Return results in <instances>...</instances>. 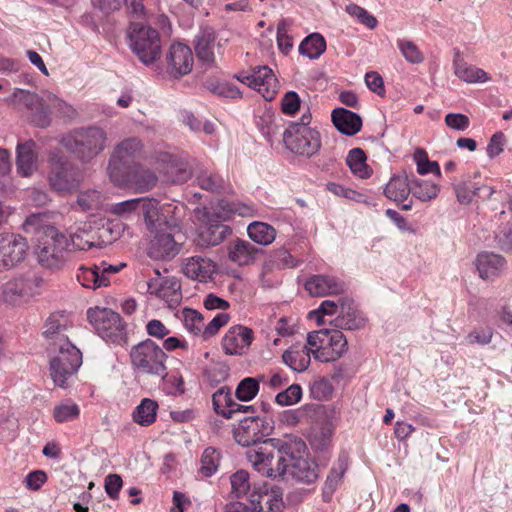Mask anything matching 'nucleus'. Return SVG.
<instances>
[{"instance_id": "57", "label": "nucleus", "mask_w": 512, "mask_h": 512, "mask_svg": "<svg viewBox=\"0 0 512 512\" xmlns=\"http://www.w3.org/2000/svg\"><path fill=\"white\" fill-rule=\"evenodd\" d=\"M346 12L359 20V22L370 29H374L378 25L377 19L371 15L366 9L356 4L346 6Z\"/></svg>"}, {"instance_id": "53", "label": "nucleus", "mask_w": 512, "mask_h": 512, "mask_svg": "<svg viewBox=\"0 0 512 512\" xmlns=\"http://www.w3.org/2000/svg\"><path fill=\"white\" fill-rule=\"evenodd\" d=\"M182 317L186 328L193 334L202 333L204 328L203 316L194 309L185 308L182 311Z\"/></svg>"}, {"instance_id": "58", "label": "nucleus", "mask_w": 512, "mask_h": 512, "mask_svg": "<svg viewBox=\"0 0 512 512\" xmlns=\"http://www.w3.org/2000/svg\"><path fill=\"white\" fill-rule=\"evenodd\" d=\"M69 243L73 249L88 250L95 246V237L84 229L75 231L70 235Z\"/></svg>"}, {"instance_id": "6", "label": "nucleus", "mask_w": 512, "mask_h": 512, "mask_svg": "<svg viewBox=\"0 0 512 512\" xmlns=\"http://www.w3.org/2000/svg\"><path fill=\"white\" fill-rule=\"evenodd\" d=\"M306 348L315 360L332 362L347 351V340L339 329H320L307 334Z\"/></svg>"}, {"instance_id": "41", "label": "nucleus", "mask_w": 512, "mask_h": 512, "mask_svg": "<svg viewBox=\"0 0 512 512\" xmlns=\"http://www.w3.org/2000/svg\"><path fill=\"white\" fill-rule=\"evenodd\" d=\"M312 353L306 348V345L301 350H287L283 353V362L288 365L292 370L297 372L305 371L311 362Z\"/></svg>"}, {"instance_id": "5", "label": "nucleus", "mask_w": 512, "mask_h": 512, "mask_svg": "<svg viewBox=\"0 0 512 512\" xmlns=\"http://www.w3.org/2000/svg\"><path fill=\"white\" fill-rule=\"evenodd\" d=\"M311 114L306 112L300 121L292 122L283 131V142L288 150L299 156L312 157L321 148L320 132L310 127Z\"/></svg>"}, {"instance_id": "12", "label": "nucleus", "mask_w": 512, "mask_h": 512, "mask_svg": "<svg viewBox=\"0 0 512 512\" xmlns=\"http://www.w3.org/2000/svg\"><path fill=\"white\" fill-rule=\"evenodd\" d=\"M142 143L138 138L131 137L120 142L113 151L108 165L110 179L117 185L124 182L126 166L129 165L142 150Z\"/></svg>"}, {"instance_id": "47", "label": "nucleus", "mask_w": 512, "mask_h": 512, "mask_svg": "<svg viewBox=\"0 0 512 512\" xmlns=\"http://www.w3.org/2000/svg\"><path fill=\"white\" fill-rule=\"evenodd\" d=\"M220 459V453L215 448H206L201 456L200 474L204 477H211L217 472Z\"/></svg>"}, {"instance_id": "8", "label": "nucleus", "mask_w": 512, "mask_h": 512, "mask_svg": "<svg viewBox=\"0 0 512 512\" xmlns=\"http://www.w3.org/2000/svg\"><path fill=\"white\" fill-rule=\"evenodd\" d=\"M128 38L131 50L144 65H151L160 58V37L155 29L140 22H131Z\"/></svg>"}, {"instance_id": "25", "label": "nucleus", "mask_w": 512, "mask_h": 512, "mask_svg": "<svg viewBox=\"0 0 512 512\" xmlns=\"http://www.w3.org/2000/svg\"><path fill=\"white\" fill-rule=\"evenodd\" d=\"M183 273L190 279L206 281L216 271V265L208 258L193 256L183 262Z\"/></svg>"}, {"instance_id": "14", "label": "nucleus", "mask_w": 512, "mask_h": 512, "mask_svg": "<svg viewBox=\"0 0 512 512\" xmlns=\"http://www.w3.org/2000/svg\"><path fill=\"white\" fill-rule=\"evenodd\" d=\"M28 249L27 240L22 235L0 233V273L9 271L22 263Z\"/></svg>"}, {"instance_id": "17", "label": "nucleus", "mask_w": 512, "mask_h": 512, "mask_svg": "<svg viewBox=\"0 0 512 512\" xmlns=\"http://www.w3.org/2000/svg\"><path fill=\"white\" fill-rule=\"evenodd\" d=\"M304 453H293L290 458L288 473L285 478H291L298 483L312 484L319 477L318 465L315 461L305 457Z\"/></svg>"}, {"instance_id": "26", "label": "nucleus", "mask_w": 512, "mask_h": 512, "mask_svg": "<svg viewBox=\"0 0 512 512\" xmlns=\"http://www.w3.org/2000/svg\"><path fill=\"white\" fill-rule=\"evenodd\" d=\"M332 122L342 134L353 136L361 130V117L345 108H336L331 114Z\"/></svg>"}, {"instance_id": "27", "label": "nucleus", "mask_w": 512, "mask_h": 512, "mask_svg": "<svg viewBox=\"0 0 512 512\" xmlns=\"http://www.w3.org/2000/svg\"><path fill=\"white\" fill-rule=\"evenodd\" d=\"M505 259L494 253L483 252L477 256L476 267L482 279H493L504 269Z\"/></svg>"}, {"instance_id": "20", "label": "nucleus", "mask_w": 512, "mask_h": 512, "mask_svg": "<svg viewBox=\"0 0 512 512\" xmlns=\"http://www.w3.org/2000/svg\"><path fill=\"white\" fill-rule=\"evenodd\" d=\"M282 498L274 490H253L249 495V506H243V511L250 512H280Z\"/></svg>"}, {"instance_id": "19", "label": "nucleus", "mask_w": 512, "mask_h": 512, "mask_svg": "<svg viewBox=\"0 0 512 512\" xmlns=\"http://www.w3.org/2000/svg\"><path fill=\"white\" fill-rule=\"evenodd\" d=\"M304 288L311 296L323 297L342 293L345 290V284L334 276L318 274L309 277Z\"/></svg>"}, {"instance_id": "3", "label": "nucleus", "mask_w": 512, "mask_h": 512, "mask_svg": "<svg viewBox=\"0 0 512 512\" xmlns=\"http://www.w3.org/2000/svg\"><path fill=\"white\" fill-rule=\"evenodd\" d=\"M255 208L252 205L229 201L220 200L215 208V211L208 219V223L199 228L195 242L201 248H210L222 243L231 233V228L218 221H227L234 216L252 217Z\"/></svg>"}, {"instance_id": "18", "label": "nucleus", "mask_w": 512, "mask_h": 512, "mask_svg": "<svg viewBox=\"0 0 512 512\" xmlns=\"http://www.w3.org/2000/svg\"><path fill=\"white\" fill-rule=\"evenodd\" d=\"M253 341L252 329L236 325L230 327L222 339V348L228 355H243Z\"/></svg>"}, {"instance_id": "59", "label": "nucleus", "mask_w": 512, "mask_h": 512, "mask_svg": "<svg viewBox=\"0 0 512 512\" xmlns=\"http://www.w3.org/2000/svg\"><path fill=\"white\" fill-rule=\"evenodd\" d=\"M415 160L417 162V172L421 175L428 173H436L440 175V167L436 161H430L424 150L418 149L415 152Z\"/></svg>"}, {"instance_id": "29", "label": "nucleus", "mask_w": 512, "mask_h": 512, "mask_svg": "<svg viewBox=\"0 0 512 512\" xmlns=\"http://www.w3.org/2000/svg\"><path fill=\"white\" fill-rule=\"evenodd\" d=\"M335 322L336 327L345 330H357L364 326V319L348 299H340V314Z\"/></svg>"}, {"instance_id": "9", "label": "nucleus", "mask_w": 512, "mask_h": 512, "mask_svg": "<svg viewBox=\"0 0 512 512\" xmlns=\"http://www.w3.org/2000/svg\"><path fill=\"white\" fill-rule=\"evenodd\" d=\"M42 277L34 271L20 274L2 286L1 300L12 306H21L40 294Z\"/></svg>"}, {"instance_id": "48", "label": "nucleus", "mask_w": 512, "mask_h": 512, "mask_svg": "<svg viewBox=\"0 0 512 512\" xmlns=\"http://www.w3.org/2000/svg\"><path fill=\"white\" fill-rule=\"evenodd\" d=\"M51 114V103L48 102V98L46 100L41 98L39 105H35L34 109L30 110V119L38 127H47L50 124Z\"/></svg>"}, {"instance_id": "34", "label": "nucleus", "mask_w": 512, "mask_h": 512, "mask_svg": "<svg viewBox=\"0 0 512 512\" xmlns=\"http://www.w3.org/2000/svg\"><path fill=\"white\" fill-rule=\"evenodd\" d=\"M347 467V459L345 457H341L338 459L337 463L331 468V471L327 476V479L323 487V497L325 501L330 500L332 494L335 492V490L341 483L344 473L347 470Z\"/></svg>"}, {"instance_id": "38", "label": "nucleus", "mask_w": 512, "mask_h": 512, "mask_svg": "<svg viewBox=\"0 0 512 512\" xmlns=\"http://www.w3.org/2000/svg\"><path fill=\"white\" fill-rule=\"evenodd\" d=\"M77 280L82 286L91 289L106 287L109 281L100 273L98 265L81 267L77 273Z\"/></svg>"}, {"instance_id": "43", "label": "nucleus", "mask_w": 512, "mask_h": 512, "mask_svg": "<svg viewBox=\"0 0 512 512\" xmlns=\"http://www.w3.org/2000/svg\"><path fill=\"white\" fill-rule=\"evenodd\" d=\"M333 432L334 427L331 422H325L313 428L309 437L311 447L318 451L325 450L331 443Z\"/></svg>"}, {"instance_id": "52", "label": "nucleus", "mask_w": 512, "mask_h": 512, "mask_svg": "<svg viewBox=\"0 0 512 512\" xmlns=\"http://www.w3.org/2000/svg\"><path fill=\"white\" fill-rule=\"evenodd\" d=\"M259 391V382L252 377L244 378L238 384L235 395L240 401H250L252 400Z\"/></svg>"}, {"instance_id": "37", "label": "nucleus", "mask_w": 512, "mask_h": 512, "mask_svg": "<svg viewBox=\"0 0 512 512\" xmlns=\"http://www.w3.org/2000/svg\"><path fill=\"white\" fill-rule=\"evenodd\" d=\"M158 403L150 398H144L133 411V420L141 426H150L156 420Z\"/></svg>"}, {"instance_id": "10", "label": "nucleus", "mask_w": 512, "mask_h": 512, "mask_svg": "<svg viewBox=\"0 0 512 512\" xmlns=\"http://www.w3.org/2000/svg\"><path fill=\"white\" fill-rule=\"evenodd\" d=\"M69 249L68 238L54 228H49L46 236L37 246L35 253L38 262L43 267L57 269L65 263Z\"/></svg>"}, {"instance_id": "55", "label": "nucleus", "mask_w": 512, "mask_h": 512, "mask_svg": "<svg viewBox=\"0 0 512 512\" xmlns=\"http://www.w3.org/2000/svg\"><path fill=\"white\" fill-rule=\"evenodd\" d=\"M77 203L83 211L98 209L102 204V195L97 190H87L78 195Z\"/></svg>"}, {"instance_id": "39", "label": "nucleus", "mask_w": 512, "mask_h": 512, "mask_svg": "<svg viewBox=\"0 0 512 512\" xmlns=\"http://www.w3.org/2000/svg\"><path fill=\"white\" fill-rule=\"evenodd\" d=\"M326 50V41L319 33L307 36L299 45V53L309 59L319 58Z\"/></svg>"}, {"instance_id": "28", "label": "nucleus", "mask_w": 512, "mask_h": 512, "mask_svg": "<svg viewBox=\"0 0 512 512\" xmlns=\"http://www.w3.org/2000/svg\"><path fill=\"white\" fill-rule=\"evenodd\" d=\"M216 36L212 28H203L196 38V55L202 62L212 64L215 59Z\"/></svg>"}, {"instance_id": "1", "label": "nucleus", "mask_w": 512, "mask_h": 512, "mask_svg": "<svg viewBox=\"0 0 512 512\" xmlns=\"http://www.w3.org/2000/svg\"><path fill=\"white\" fill-rule=\"evenodd\" d=\"M43 335L50 341V375L55 385L67 388L82 364L81 351L71 342L74 327L68 318L54 313L46 320Z\"/></svg>"}, {"instance_id": "44", "label": "nucleus", "mask_w": 512, "mask_h": 512, "mask_svg": "<svg viewBox=\"0 0 512 512\" xmlns=\"http://www.w3.org/2000/svg\"><path fill=\"white\" fill-rule=\"evenodd\" d=\"M439 191V186L429 180L415 179L412 182L411 193L422 202L435 199Z\"/></svg>"}, {"instance_id": "45", "label": "nucleus", "mask_w": 512, "mask_h": 512, "mask_svg": "<svg viewBox=\"0 0 512 512\" xmlns=\"http://www.w3.org/2000/svg\"><path fill=\"white\" fill-rule=\"evenodd\" d=\"M158 177L156 174L144 168H138L131 177V183L137 192L143 193L156 186Z\"/></svg>"}, {"instance_id": "51", "label": "nucleus", "mask_w": 512, "mask_h": 512, "mask_svg": "<svg viewBox=\"0 0 512 512\" xmlns=\"http://www.w3.org/2000/svg\"><path fill=\"white\" fill-rule=\"evenodd\" d=\"M232 494L236 498H242L250 491L249 474L244 470H239L230 477Z\"/></svg>"}, {"instance_id": "24", "label": "nucleus", "mask_w": 512, "mask_h": 512, "mask_svg": "<svg viewBox=\"0 0 512 512\" xmlns=\"http://www.w3.org/2000/svg\"><path fill=\"white\" fill-rule=\"evenodd\" d=\"M259 249L247 240L234 239L227 245V255L231 262L247 266L255 262Z\"/></svg>"}, {"instance_id": "32", "label": "nucleus", "mask_w": 512, "mask_h": 512, "mask_svg": "<svg viewBox=\"0 0 512 512\" xmlns=\"http://www.w3.org/2000/svg\"><path fill=\"white\" fill-rule=\"evenodd\" d=\"M411 193V186L406 176H393L387 183L384 194L385 196L395 202H404L408 199Z\"/></svg>"}, {"instance_id": "15", "label": "nucleus", "mask_w": 512, "mask_h": 512, "mask_svg": "<svg viewBox=\"0 0 512 512\" xmlns=\"http://www.w3.org/2000/svg\"><path fill=\"white\" fill-rule=\"evenodd\" d=\"M51 170L48 175L50 187L59 193H71L80 184V173L76 167L67 161L50 157Z\"/></svg>"}, {"instance_id": "42", "label": "nucleus", "mask_w": 512, "mask_h": 512, "mask_svg": "<svg viewBox=\"0 0 512 512\" xmlns=\"http://www.w3.org/2000/svg\"><path fill=\"white\" fill-rule=\"evenodd\" d=\"M346 163L351 172L358 178L366 179L371 174V170L366 164V155L360 148H353L349 151Z\"/></svg>"}, {"instance_id": "22", "label": "nucleus", "mask_w": 512, "mask_h": 512, "mask_svg": "<svg viewBox=\"0 0 512 512\" xmlns=\"http://www.w3.org/2000/svg\"><path fill=\"white\" fill-rule=\"evenodd\" d=\"M181 250V244L169 233H158L151 240L148 255L154 260H170Z\"/></svg>"}, {"instance_id": "2", "label": "nucleus", "mask_w": 512, "mask_h": 512, "mask_svg": "<svg viewBox=\"0 0 512 512\" xmlns=\"http://www.w3.org/2000/svg\"><path fill=\"white\" fill-rule=\"evenodd\" d=\"M306 450V443L298 437L270 438L264 440L259 447L248 449L246 457L263 476L285 478L293 453H304Z\"/></svg>"}, {"instance_id": "60", "label": "nucleus", "mask_w": 512, "mask_h": 512, "mask_svg": "<svg viewBox=\"0 0 512 512\" xmlns=\"http://www.w3.org/2000/svg\"><path fill=\"white\" fill-rule=\"evenodd\" d=\"M138 210L143 213L145 221L152 223L158 214L159 202L154 198L141 197L137 198Z\"/></svg>"}, {"instance_id": "13", "label": "nucleus", "mask_w": 512, "mask_h": 512, "mask_svg": "<svg viewBox=\"0 0 512 512\" xmlns=\"http://www.w3.org/2000/svg\"><path fill=\"white\" fill-rule=\"evenodd\" d=\"M273 428L272 420L267 417L248 416L240 421L234 431V438L238 444L249 449L259 447Z\"/></svg>"}, {"instance_id": "21", "label": "nucleus", "mask_w": 512, "mask_h": 512, "mask_svg": "<svg viewBox=\"0 0 512 512\" xmlns=\"http://www.w3.org/2000/svg\"><path fill=\"white\" fill-rule=\"evenodd\" d=\"M193 54L191 49L182 43L171 45L167 55V63L171 74L183 76L191 72L193 67Z\"/></svg>"}, {"instance_id": "31", "label": "nucleus", "mask_w": 512, "mask_h": 512, "mask_svg": "<svg viewBox=\"0 0 512 512\" xmlns=\"http://www.w3.org/2000/svg\"><path fill=\"white\" fill-rule=\"evenodd\" d=\"M455 75L466 83H483L487 82L490 78L488 74L476 66L469 65L459 58V52L453 61Z\"/></svg>"}, {"instance_id": "49", "label": "nucleus", "mask_w": 512, "mask_h": 512, "mask_svg": "<svg viewBox=\"0 0 512 512\" xmlns=\"http://www.w3.org/2000/svg\"><path fill=\"white\" fill-rule=\"evenodd\" d=\"M397 47L405 60L411 64H420L424 61V55L417 45L407 39H398Z\"/></svg>"}, {"instance_id": "50", "label": "nucleus", "mask_w": 512, "mask_h": 512, "mask_svg": "<svg viewBox=\"0 0 512 512\" xmlns=\"http://www.w3.org/2000/svg\"><path fill=\"white\" fill-rule=\"evenodd\" d=\"M79 414V406L71 401L56 405L53 410V417L58 423L73 421L78 418Z\"/></svg>"}, {"instance_id": "54", "label": "nucleus", "mask_w": 512, "mask_h": 512, "mask_svg": "<svg viewBox=\"0 0 512 512\" xmlns=\"http://www.w3.org/2000/svg\"><path fill=\"white\" fill-rule=\"evenodd\" d=\"M41 98L28 90L15 89L8 101L13 104H23L29 111L33 110L35 105H39Z\"/></svg>"}, {"instance_id": "4", "label": "nucleus", "mask_w": 512, "mask_h": 512, "mask_svg": "<svg viewBox=\"0 0 512 512\" xmlns=\"http://www.w3.org/2000/svg\"><path fill=\"white\" fill-rule=\"evenodd\" d=\"M107 133L99 126L80 127L72 130L61 139V144L77 160L90 163L106 147Z\"/></svg>"}, {"instance_id": "35", "label": "nucleus", "mask_w": 512, "mask_h": 512, "mask_svg": "<svg viewBox=\"0 0 512 512\" xmlns=\"http://www.w3.org/2000/svg\"><path fill=\"white\" fill-rule=\"evenodd\" d=\"M156 294L169 307H175L182 299L180 283L175 278H165L157 289Z\"/></svg>"}, {"instance_id": "62", "label": "nucleus", "mask_w": 512, "mask_h": 512, "mask_svg": "<svg viewBox=\"0 0 512 512\" xmlns=\"http://www.w3.org/2000/svg\"><path fill=\"white\" fill-rule=\"evenodd\" d=\"M299 95L294 91H289L284 94L281 100L282 112L287 115H294L300 109Z\"/></svg>"}, {"instance_id": "30", "label": "nucleus", "mask_w": 512, "mask_h": 512, "mask_svg": "<svg viewBox=\"0 0 512 512\" xmlns=\"http://www.w3.org/2000/svg\"><path fill=\"white\" fill-rule=\"evenodd\" d=\"M212 403L214 411L226 419H231L239 409V404L233 400L228 386L221 387L213 394Z\"/></svg>"}, {"instance_id": "16", "label": "nucleus", "mask_w": 512, "mask_h": 512, "mask_svg": "<svg viewBox=\"0 0 512 512\" xmlns=\"http://www.w3.org/2000/svg\"><path fill=\"white\" fill-rule=\"evenodd\" d=\"M237 79L258 91L266 100L274 99L278 91V81L268 66H259L251 73H240Z\"/></svg>"}, {"instance_id": "64", "label": "nucleus", "mask_w": 512, "mask_h": 512, "mask_svg": "<svg viewBox=\"0 0 512 512\" xmlns=\"http://www.w3.org/2000/svg\"><path fill=\"white\" fill-rule=\"evenodd\" d=\"M444 121L447 127L456 131H465L470 125L469 118L461 113H449Z\"/></svg>"}, {"instance_id": "40", "label": "nucleus", "mask_w": 512, "mask_h": 512, "mask_svg": "<svg viewBox=\"0 0 512 512\" xmlns=\"http://www.w3.org/2000/svg\"><path fill=\"white\" fill-rule=\"evenodd\" d=\"M247 233L252 241L264 246L271 244L276 237V231L271 225L257 221L248 225Z\"/></svg>"}, {"instance_id": "11", "label": "nucleus", "mask_w": 512, "mask_h": 512, "mask_svg": "<svg viewBox=\"0 0 512 512\" xmlns=\"http://www.w3.org/2000/svg\"><path fill=\"white\" fill-rule=\"evenodd\" d=\"M89 322L103 339L119 343L125 338V325L118 313L108 308H94L87 311Z\"/></svg>"}, {"instance_id": "33", "label": "nucleus", "mask_w": 512, "mask_h": 512, "mask_svg": "<svg viewBox=\"0 0 512 512\" xmlns=\"http://www.w3.org/2000/svg\"><path fill=\"white\" fill-rule=\"evenodd\" d=\"M299 261L284 248L275 250L263 264L261 276L271 272L274 269L294 268L298 266Z\"/></svg>"}, {"instance_id": "46", "label": "nucleus", "mask_w": 512, "mask_h": 512, "mask_svg": "<svg viewBox=\"0 0 512 512\" xmlns=\"http://www.w3.org/2000/svg\"><path fill=\"white\" fill-rule=\"evenodd\" d=\"M321 409L322 407L319 405L306 404L300 408L285 411L282 414L281 420L288 425H297L307 419L311 413H318Z\"/></svg>"}, {"instance_id": "56", "label": "nucleus", "mask_w": 512, "mask_h": 512, "mask_svg": "<svg viewBox=\"0 0 512 512\" xmlns=\"http://www.w3.org/2000/svg\"><path fill=\"white\" fill-rule=\"evenodd\" d=\"M302 397V388L298 384L290 385L286 390L279 392L275 401L280 406H290L298 403Z\"/></svg>"}, {"instance_id": "36", "label": "nucleus", "mask_w": 512, "mask_h": 512, "mask_svg": "<svg viewBox=\"0 0 512 512\" xmlns=\"http://www.w3.org/2000/svg\"><path fill=\"white\" fill-rule=\"evenodd\" d=\"M196 182L201 189L219 193L225 191L226 189V181L211 171L203 168H197L196 172Z\"/></svg>"}, {"instance_id": "7", "label": "nucleus", "mask_w": 512, "mask_h": 512, "mask_svg": "<svg viewBox=\"0 0 512 512\" xmlns=\"http://www.w3.org/2000/svg\"><path fill=\"white\" fill-rule=\"evenodd\" d=\"M166 359L163 349L151 339L141 341L130 350L131 365L137 374L164 379L167 376Z\"/></svg>"}, {"instance_id": "63", "label": "nucleus", "mask_w": 512, "mask_h": 512, "mask_svg": "<svg viewBox=\"0 0 512 512\" xmlns=\"http://www.w3.org/2000/svg\"><path fill=\"white\" fill-rule=\"evenodd\" d=\"M229 319L230 316L227 313H218L207 325L204 324V338H208L217 334L219 329L228 323Z\"/></svg>"}, {"instance_id": "23", "label": "nucleus", "mask_w": 512, "mask_h": 512, "mask_svg": "<svg viewBox=\"0 0 512 512\" xmlns=\"http://www.w3.org/2000/svg\"><path fill=\"white\" fill-rule=\"evenodd\" d=\"M17 172L23 177H29L38 169V151L34 141L19 143L16 148Z\"/></svg>"}, {"instance_id": "61", "label": "nucleus", "mask_w": 512, "mask_h": 512, "mask_svg": "<svg viewBox=\"0 0 512 512\" xmlns=\"http://www.w3.org/2000/svg\"><path fill=\"white\" fill-rule=\"evenodd\" d=\"M48 102L51 103L52 113L67 118H73L76 114L75 109L71 105L54 95H48Z\"/></svg>"}]
</instances>
